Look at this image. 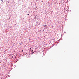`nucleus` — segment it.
Here are the masks:
<instances>
[{
  "label": "nucleus",
  "mask_w": 79,
  "mask_h": 79,
  "mask_svg": "<svg viewBox=\"0 0 79 79\" xmlns=\"http://www.w3.org/2000/svg\"><path fill=\"white\" fill-rule=\"evenodd\" d=\"M42 26H43V27H45V26H46V25H43Z\"/></svg>",
  "instance_id": "obj_1"
},
{
  "label": "nucleus",
  "mask_w": 79,
  "mask_h": 79,
  "mask_svg": "<svg viewBox=\"0 0 79 79\" xmlns=\"http://www.w3.org/2000/svg\"><path fill=\"white\" fill-rule=\"evenodd\" d=\"M33 52V50H31V52Z\"/></svg>",
  "instance_id": "obj_2"
},
{
  "label": "nucleus",
  "mask_w": 79,
  "mask_h": 79,
  "mask_svg": "<svg viewBox=\"0 0 79 79\" xmlns=\"http://www.w3.org/2000/svg\"><path fill=\"white\" fill-rule=\"evenodd\" d=\"M28 15H29V14H27Z\"/></svg>",
  "instance_id": "obj_3"
},
{
  "label": "nucleus",
  "mask_w": 79,
  "mask_h": 79,
  "mask_svg": "<svg viewBox=\"0 0 79 79\" xmlns=\"http://www.w3.org/2000/svg\"><path fill=\"white\" fill-rule=\"evenodd\" d=\"M31 48H30V50H31Z\"/></svg>",
  "instance_id": "obj_4"
},
{
  "label": "nucleus",
  "mask_w": 79,
  "mask_h": 79,
  "mask_svg": "<svg viewBox=\"0 0 79 79\" xmlns=\"http://www.w3.org/2000/svg\"><path fill=\"white\" fill-rule=\"evenodd\" d=\"M42 2H43V1H42Z\"/></svg>",
  "instance_id": "obj_5"
},
{
  "label": "nucleus",
  "mask_w": 79,
  "mask_h": 79,
  "mask_svg": "<svg viewBox=\"0 0 79 79\" xmlns=\"http://www.w3.org/2000/svg\"><path fill=\"white\" fill-rule=\"evenodd\" d=\"M2 2H3V0H2Z\"/></svg>",
  "instance_id": "obj_6"
},
{
  "label": "nucleus",
  "mask_w": 79,
  "mask_h": 79,
  "mask_svg": "<svg viewBox=\"0 0 79 79\" xmlns=\"http://www.w3.org/2000/svg\"><path fill=\"white\" fill-rule=\"evenodd\" d=\"M22 52H23V50H22Z\"/></svg>",
  "instance_id": "obj_7"
},
{
  "label": "nucleus",
  "mask_w": 79,
  "mask_h": 79,
  "mask_svg": "<svg viewBox=\"0 0 79 79\" xmlns=\"http://www.w3.org/2000/svg\"><path fill=\"white\" fill-rule=\"evenodd\" d=\"M59 5H60V3H59Z\"/></svg>",
  "instance_id": "obj_8"
},
{
  "label": "nucleus",
  "mask_w": 79,
  "mask_h": 79,
  "mask_svg": "<svg viewBox=\"0 0 79 79\" xmlns=\"http://www.w3.org/2000/svg\"><path fill=\"white\" fill-rule=\"evenodd\" d=\"M13 56H12V58H13Z\"/></svg>",
  "instance_id": "obj_9"
},
{
  "label": "nucleus",
  "mask_w": 79,
  "mask_h": 79,
  "mask_svg": "<svg viewBox=\"0 0 79 79\" xmlns=\"http://www.w3.org/2000/svg\"><path fill=\"white\" fill-rule=\"evenodd\" d=\"M34 53V52H32V53Z\"/></svg>",
  "instance_id": "obj_10"
},
{
  "label": "nucleus",
  "mask_w": 79,
  "mask_h": 79,
  "mask_svg": "<svg viewBox=\"0 0 79 79\" xmlns=\"http://www.w3.org/2000/svg\"><path fill=\"white\" fill-rule=\"evenodd\" d=\"M10 56H12V55H10Z\"/></svg>",
  "instance_id": "obj_11"
},
{
  "label": "nucleus",
  "mask_w": 79,
  "mask_h": 79,
  "mask_svg": "<svg viewBox=\"0 0 79 79\" xmlns=\"http://www.w3.org/2000/svg\"><path fill=\"white\" fill-rule=\"evenodd\" d=\"M64 10H65V8H64Z\"/></svg>",
  "instance_id": "obj_12"
},
{
  "label": "nucleus",
  "mask_w": 79,
  "mask_h": 79,
  "mask_svg": "<svg viewBox=\"0 0 79 79\" xmlns=\"http://www.w3.org/2000/svg\"><path fill=\"white\" fill-rule=\"evenodd\" d=\"M29 40H30V39H29Z\"/></svg>",
  "instance_id": "obj_13"
}]
</instances>
